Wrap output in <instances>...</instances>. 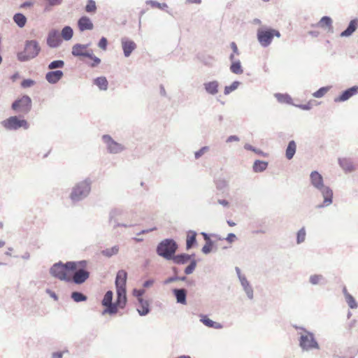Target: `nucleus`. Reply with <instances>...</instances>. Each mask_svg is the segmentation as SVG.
<instances>
[{
    "mask_svg": "<svg viewBox=\"0 0 358 358\" xmlns=\"http://www.w3.org/2000/svg\"><path fill=\"white\" fill-rule=\"evenodd\" d=\"M92 183L90 178L76 183L69 194L71 202L75 204L85 199L90 194Z\"/></svg>",
    "mask_w": 358,
    "mask_h": 358,
    "instance_id": "1",
    "label": "nucleus"
},
{
    "mask_svg": "<svg viewBox=\"0 0 358 358\" xmlns=\"http://www.w3.org/2000/svg\"><path fill=\"white\" fill-rule=\"evenodd\" d=\"M76 262H67L65 264L62 262L54 264L50 268V275L60 280L71 282V278L67 275V272L76 268Z\"/></svg>",
    "mask_w": 358,
    "mask_h": 358,
    "instance_id": "2",
    "label": "nucleus"
},
{
    "mask_svg": "<svg viewBox=\"0 0 358 358\" xmlns=\"http://www.w3.org/2000/svg\"><path fill=\"white\" fill-rule=\"evenodd\" d=\"M178 249V245L173 238H166L158 243L156 252L159 257L171 260Z\"/></svg>",
    "mask_w": 358,
    "mask_h": 358,
    "instance_id": "3",
    "label": "nucleus"
},
{
    "mask_svg": "<svg viewBox=\"0 0 358 358\" xmlns=\"http://www.w3.org/2000/svg\"><path fill=\"white\" fill-rule=\"evenodd\" d=\"M41 51V47L36 40L26 41L24 50L17 55L20 62H27L38 56Z\"/></svg>",
    "mask_w": 358,
    "mask_h": 358,
    "instance_id": "4",
    "label": "nucleus"
},
{
    "mask_svg": "<svg viewBox=\"0 0 358 358\" xmlns=\"http://www.w3.org/2000/svg\"><path fill=\"white\" fill-rule=\"evenodd\" d=\"M296 329H299L303 330L306 334H301L299 339V347L303 351H309L312 349H319L320 346L317 341L315 338L313 333L307 331L303 327H295Z\"/></svg>",
    "mask_w": 358,
    "mask_h": 358,
    "instance_id": "5",
    "label": "nucleus"
},
{
    "mask_svg": "<svg viewBox=\"0 0 358 358\" xmlns=\"http://www.w3.org/2000/svg\"><path fill=\"white\" fill-rule=\"evenodd\" d=\"M274 36L280 38V31L272 28L258 29L257 30V38L259 44L263 48L269 46Z\"/></svg>",
    "mask_w": 358,
    "mask_h": 358,
    "instance_id": "6",
    "label": "nucleus"
},
{
    "mask_svg": "<svg viewBox=\"0 0 358 358\" xmlns=\"http://www.w3.org/2000/svg\"><path fill=\"white\" fill-rule=\"evenodd\" d=\"M77 263L76 268L71 271L73 273V276L71 278V281L76 285H81L84 283L90 276V272L86 269L87 261L82 260L76 262Z\"/></svg>",
    "mask_w": 358,
    "mask_h": 358,
    "instance_id": "7",
    "label": "nucleus"
},
{
    "mask_svg": "<svg viewBox=\"0 0 358 358\" xmlns=\"http://www.w3.org/2000/svg\"><path fill=\"white\" fill-rule=\"evenodd\" d=\"M1 124L6 130L10 131L18 130L20 128L27 130L29 128V122L25 119H21L17 115L11 116L2 121Z\"/></svg>",
    "mask_w": 358,
    "mask_h": 358,
    "instance_id": "8",
    "label": "nucleus"
},
{
    "mask_svg": "<svg viewBox=\"0 0 358 358\" xmlns=\"http://www.w3.org/2000/svg\"><path fill=\"white\" fill-rule=\"evenodd\" d=\"M31 99L28 95H23L13 102L11 108L16 113L27 114L31 109Z\"/></svg>",
    "mask_w": 358,
    "mask_h": 358,
    "instance_id": "9",
    "label": "nucleus"
},
{
    "mask_svg": "<svg viewBox=\"0 0 358 358\" xmlns=\"http://www.w3.org/2000/svg\"><path fill=\"white\" fill-rule=\"evenodd\" d=\"M102 140L106 145L108 152L110 154H118L124 150V145L114 141L110 135H103Z\"/></svg>",
    "mask_w": 358,
    "mask_h": 358,
    "instance_id": "10",
    "label": "nucleus"
},
{
    "mask_svg": "<svg viewBox=\"0 0 358 358\" xmlns=\"http://www.w3.org/2000/svg\"><path fill=\"white\" fill-rule=\"evenodd\" d=\"M318 191L320 192L324 200L323 202L321 204H319L317 207L318 208H321L329 206L333 202V190L329 186L326 185Z\"/></svg>",
    "mask_w": 358,
    "mask_h": 358,
    "instance_id": "11",
    "label": "nucleus"
},
{
    "mask_svg": "<svg viewBox=\"0 0 358 358\" xmlns=\"http://www.w3.org/2000/svg\"><path fill=\"white\" fill-rule=\"evenodd\" d=\"M62 43L61 36L56 29H51L48 35L47 44L50 48H55L60 45Z\"/></svg>",
    "mask_w": 358,
    "mask_h": 358,
    "instance_id": "12",
    "label": "nucleus"
},
{
    "mask_svg": "<svg viewBox=\"0 0 358 358\" xmlns=\"http://www.w3.org/2000/svg\"><path fill=\"white\" fill-rule=\"evenodd\" d=\"M358 94V85L352 86L347 90L343 91L341 94L334 99L335 102H343L352 96Z\"/></svg>",
    "mask_w": 358,
    "mask_h": 358,
    "instance_id": "13",
    "label": "nucleus"
},
{
    "mask_svg": "<svg viewBox=\"0 0 358 358\" xmlns=\"http://www.w3.org/2000/svg\"><path fill=\"white\" fill-rule=\"evenodd\" d=\"M310 182L313 187L317 190L326 186L324 184L322 176L317 171H313L310 173Z\"/></svg>",
    "mask_w": 358,
    "mask_h": 358,
    "instance_id": "14",
    "label": "nucleus"
},
{
    "mask_svg": "<svg viewBox=\"0 0 358 358\" xmlns=\"http://www.w3.org/2000/svg\"><path fill=\"white\" fill-rule=\"evenodd\" d=\"M121 44L125 57H129L131 52L136 48L135 42L127 38H122L121 39Z\"/></svg>",
    "mask_w": 358,
    "mask_h": 358,
    "instance_id": "15",
    "label": "nucleus"
},
{
    "mask_svg": "<svg viewBox=\"0 0 358 358\" xmlns=\"http://www.w3.org/2000/svg\"><path fill=\"white\" fill-rule=\"evenodd\" d=\"M124 211L121 208H113L110 210L108 215V222L113 225V228H116V224L119 222V219L124 215Z\"/></svg>",
    "mask_w": 358,
    "mask_h": 358,
    "instance_id": "16",
    "label": "nucleus"
},
{
    "mask_svg": "<svg viewBox=\"0 0 358 358\" xmlns=\"http://www.w3.org/2000/svg\"><path fill=\"white\" fill-rule=\"evenodd\" d=\"M90 44H80V43H76L73 45L72 47V51L71 54L74 57H90V52L88 51H83L84 50L87 49L89 47Z\"/></svg>",
    "mask_w": 358,
    "mask_h": 358,
    "instance_id": "17",
    "label": "nucleus"
},
{
    "mask_svg": "<svg viewBox=\"0 0 358 358\" xmlns=\"http://www.w3.org/2000/svg\"><path fill=\"white\" fill-rule=\"evenodd\" d=\"M63 76L64 73L61 70H51L45 74V79L50 84H56L62 78Z\"/></svg>",
    "mask_w": 358,
    "mask_h": 358,
    "instance_id": "18",
    "label": "nucleus"
},
{
    "mask_svg": "<svg viewBox=\"0 0 358 358\" xmlns=\"http://www.w3.org/2000/svg\"><path fill=\"white\" fill-rule=\"evenodd\" d=\"M203 89L208 94L215 96L219 92V82L217 80H213L206 82L203 84Z\"/></svg>",
    "mask_w": 358,
    "mask_h": 358,
    "instance_id": "19",
    "label": "nucleus"
},
{
    "mask_svg": "<svg viewBox=\"0 0 358 358\" xmlns=\"http://www.w3.org/2000/svg\"><path fill=\"white\" fill-rule=\"evenodd\" d=\"M117 299L115 303H117L120 308H122L127 303V291L126 287H117L116 288Z\"/></svg>",
    "mask_w": 358,
    "mask_h": 358,
    "instance_id": "20",
    "label": "nucleus"
},
{
    "mask_svg": "<svg viewBox=\"0 0 358 358\" xmlns=\"http://www.w3.org/2000/svg\"><path fill=\"white\" fill-rule=\"evenodd\" d=\"M358 28V18H355L349 22L347 28L341 33V37H349L352 35V34Z\"/></svg>",
    "mask_w": 358,
    "mask_h": 358,
    "instance_id": "21",
    "label": "nucleus"
},
{
    "mask_svg": "<svg viewBox=\"0 0 358 358\" xmlns=\"http://www.w3.org/2000/svg\"><path fill=\"white\" fill-rule=\"evenodd\" d=\"M78 26L80 31L92 30L94 27L92 20L87 16H82L78 20Z\"/></svg>",
    "mask_w": 358,
    "mask_h": 358,
    "instance_id": "22",
    "label": "nucleus"
},
{
    "mask_svg": "<svg viewBox=\"0 0 358 358\" xmlns=\"http://www.w3.org/2000/svg\"><path fill=\"white\" fill-rule=\"evenodd\" d=\"M176 301L178 303L185 305L187 303V290L184 288H175L172 290Z\"/></svg>",
    "mask_w": 358,
    "mask_h": 358,
    "instance_id": "23",
    "label": "nucleus"
},
{
    "mask_svg": "<svg viewBox=\"0 0 358 358\" xmlns=\"http://www.w3.org/2000/svg\"><path fill=\"white\" fill-rule=\"evenodd\" d=\"M338 164L346 173H351L355 170V166L351 159L348 158H339Z\"/></svg>",
    "mask_w": 358,
    "mask_h": 358,
    "instance_id": "24",
    "label": "nucleus"
},
{
    "mask_svg": "<svg viewBox=\"0 0 358 358\" xmlns=\"http://www.w3.org/2000/svg\"><path fill=\"white\" fill-rule=\"evenodd\" d=\"M127 273L124 270H120L115 278V287H126Z\"/></svg>",
    "mask_w": 358,
    "mask_h": 358,
    "instance_id": "25",
    "label": "nucleus"
},
{
    "mask_svg": "<svg viewBox=\"0 0 358 358\" xmlns=\"http://www.w3.org/2000/svg\"><path fill=\"white\" fill-rule=\"evenodd\" d=\"M241 285L243 287V289L245 292L248 298L250 300L253 299L254 297V292L253 288L250 285L249 281L247 280L246 277H242V279L240 280Z\"/></svg>",
    "mask_w": 358,
    "mask_h": 358,
    "instance_id": "26",
    "label": "nucleus"
},
{
    "mask_svg": "<svg viewBox=\"0 0 358 358\" xmlns=\"http://www.w3.org/2000/svg\"><path fill=\"white\" fill-rule=\"evenodd\" d=\"M139 307L137 308V311L141 316H145L150 312V304L147 300L141 299L139 301Z\"/></svg>",
    "mask_w": 358,
    "mask_h": 358,
    "instance_id": "27",
    "label": "nucleus"
},
{
    "mask_svg": "<svg viewBox=\"0 0 358 358\" xmlns=\"http://www.w3.org/2000/svg\"><path fill=\"white\" fill-rule=\"evenodd\" d=\"M171 260L176 264H185L192 260V255L187 253L175 254Z\"/></svg>",
    "mask_w": 358,
    "mask_h": 358,
    "instance_id": "28",
    "label": "nucleus"
},
{
    "mask_svg": "<svg viewBox=\"0 0 358 358\" xmlns=\"http://www.w3.org/2000/svg\"><path fill=\"white\" fill-rule=\"evenodd\" d=\"M317 26L321 28H327L328 32L334 33L332 20L329 16H323L317 24Z\"/></svg>",
    "mask_w": 358,
    "mask_h": 358,
    "instance_id": "29",
    "label": "nucleus"
},
{
    "mask_svg": "<svg viewBox=\"0 0 358 358\" xmlns=\"http://www.w3.org/2000/svg\"><path fill=\"white\" fill-rule=\"evenodd\" d=\"M296 144L295 141L293 140L290 141L288 143V145L287 146L286 151H285L286 158L289 160L292 159L296 153Z\"/></svg>",
    "mask_w": 358,
    "mask_h": 358,
    "instance_id": "30",
    "label": "nucleus"
},
{
    "mask_svg": "<svg viewBox=\"0 0 358 358\" xmlns=\"http://www.w3.org/2000/svg\"><path fill=\"white\" fill-rule=\"evenodd\" d=\"M196 243V232L189 231L186 240V249H191Z\"/></svg>",
    "mask_w": 358,
    "mask_h": 358,
    "instance_id": "31",
    "label": "nucleus"
},
{
    "mask_svg": "<svg viewBox=\"0 0 358 358\" xmlns=\"http://www.w3.org/2000/svg\"><path fill=\"white\" fill-rule=\"evenodd\" d=\"M309 282L313 285H324L326 283L324 277L321 274L311 275L309 278Z\"/></svg>",
    "mask_w": 358,
    "mask_h": 358,
    "instance_id": "32",
    "label": "nucleus"
},
{
    "mask_svg": "<svg viewBox=\"0 0 358 358\" xmlns=\"http://www.w3.org/2000/svg\"><path fill=\"white\" fill-rule=\"evenodd\" d=\"M94 84L96 85L100 90H106L108 89V82L106 77L101 76L94 80Z\"/></svg>",
    "mask_w": 358,
    "mask_h": 358,
    "instance_id": "33",
    "label": "nucleus"
},
{
    "mask_svg": "<svg viewBox=\"0 0 358 358\" xmlns=\"http://www.w3.org/2000/svg\"><path fill=\"white\" fill-rule=\"evenodd\" d=\"M13 21L19 27L22 28L26 24L27 17L22 13H17L14 15Z\"/></svg>",
    "mask_w": 358,
    "mask_h": 358,
    "instance_id": "34",
    "label": "nucleus"
},
{
    "mask_svg": "<svg viewBox=\"0 0 358 358\" xmlns=\"http://www.w3.org/2000/svg\"><path fill=\"white\" fill-rule=\"evenodd\" d=\"M268 166V162L262 161V160H256L253 164V171L255 173L263 172L266 169Z\"/></svg>",
    "mask_w": 358,
    "mask_h": 358,
    "instance_id": "35",
    "label": "nucleus"
},
{
    "mask_svg": "<svg viewBox=\"0 0 358 358\" xmlns=\"http://www.w3.org/2000/svg\"><path fill=\"white\" fill-rule=\"evenodd\" d=\"M229 69H230L231 72L234 74L240 75L243 73V69L241 63L239 59H237V62L231 63Z\"/></svg>",
    "mask_w": 358,
    "mask_h": 358,
    "instance_id": "36",
    "label": "nucleus"
},
{
    "mask_svg": "<svg viewBox=\"0 0 358 358\" xmlns=\"http://www.w3.org/2000/svg\"><path fill=\"white\" fill-rule=\"evenodd\" d=\"M73 35V30L70 26H65L61 31L60 36L65 41H69L72 38Z\"/></svg>",
    "mask_w": 358,
    "mask_h": 358,
    "instance_id": "37",
    "label": "nucleus"
},
{
    "mask_svg": "<svg viewBox=\"0 0 358 358\" xmlns=\"http://www.w3.org/2000/svg\"><path fill=\"white\" fill-rule=\"evenodd\" d=\"M103 306L106 307L103 310L102 314L104 315L106 313H108L110 315H114L117 313L119 306L115 303H111L106 305H103Z\"/></svg>",
    "mask_w": 358,
    "mask_h": 358,
    "instance_id": "38",
    "label": "nucleus"
},
{
    "mask_svg": "<svg viewBox=\"0 0 358 358\" xmlns=\"http://www.w3.org/2000/svg\"><path fill=\"white\" fill-rule=\"evenodd\" d=\"M278 101L282 103H292V97L287 94L275 93L274 94Z\"/></svg>",
    "mask_w": 358,
    "mask_h": 358,
    "instance_id": "39",
    "label": "nucleus"
},
{
    "mask_svg": "<svg viewBox=\"0 0 358 358\" xmlns=\"http://www.w3.org/2000/svg\"><path fill=\"white\" fill-rule=\"evenodd\" d=\"M119 249L120 248L118 245H114L110 248L103 250L101 253L102 255L110 258L112 256L117 255L119 252Z\"/></svg>",
    "mask_w": 358,
    "mask_h": 358,
    "instance_id": "40",
    "label": "nucleus"
},
{
    "mask_svg": "<svg viewBox=\"0 0 358 358\" xmlns=\"http://www.w3.org/2000/svg\"><path fill=\"white\" fill-rule=\"evenodd\" d=\"M71 297L75 302H77V303L85 301L87 299V297L86 295H85L83 293H82L80 292H78V291L71 292Z\"/></svg>",
    "mask_w": 358,
    "mask_h": 358,
    "instance_id": "41",
    "label": "nucleus"
},
{
    "mask_svg": "<svg viewBox=\"0 0 358 358\" xmlns=\"http://www.w3.org/2000/svg\"><path fill=\"white\" fill-rule=\"evenodd\" d=\"M145 3L150 5L152 8H157L163 10H165L168 8V5L166 3H159L154 0H147Z\"/></svg>",
    "mask_w": 358,
    "mask_h": 358,
    "instance_id": "42",
    "label": "nucleus"
},
{
    "mask_svg": "<svg viewBox=\"0 0 358 358\" xmlns=\"http://www.w3.org/2000/svg\"><path fill=\"white\" fill-rule=\"evenodd\" d=\"M64 62L63 60L58 59V60H54V61L51 62L48 64V68L50 70H54V69H62L64 67Z\"/></svg>",
    "mask_w": 358,
    "mask_h": 358,
    "instance_id": "43",
    "label": "nucleus"
},
{
    "mask_svg": "<svg viewBox=\"0 0 358 358\" xmlns=\"http://www.w3.org/2000/svg\"><path fill=\"white\" fill-rule=\"evenodd\" d=\"M240 85L241 83L239 81H234L230 85L225 86L224 90V94L225 95L229 94L231 92L236 90Z\"/></svg>",
    "mask_w": 358,
    "mask_h": 358,
    "instance_id": "44",
    "label": "nucleus"
},
{
    "mask_svg": "<svg viewBox=\"0 0 358 358\" xmlns=\"http://www.w3.org/2000/svg\"><path fill=\"white\" fill-rule=\"evenodd\" d=\"M331 86L322 87L313 94L315 98H322L331 89Z\"/></svg>",
    "mask_w": 358,
    "mask_h": 358,
    "instance_id": "45",
    "label": "nucleus"
},
{
    "mask_svg": "<svg viewBox=\"0 0 358 358\" xmlns=\"http://www.w3.org/2000/svg\"><path fill=\"white\" fill-rule=\"evenodd\" d=\"M85 10L87 13H94L96 10V2L94 0H88Z\"/></svg>",
    "mask_w": 358,
    "mask_h": 358,
    "instance_id": "46",
    "label": "nucleus"
},
{
    "mask_svg": "<svg viewBox=\"0 0 358 358\" xmlns=\"http://www.w3.org/2000/svg\"><path fill=\"white\" fill-rule=\"evenodd\" d=\"M113 292L111 290L107 291L101 301L102 306L113 303Z\"/></svg>",
    "mask_w": 358,
    "mask_h": 358,
    "instance_id": "47",
    "label": "nucleus"
},
{
    "mask_svg": "<svg viewBox=\"0 0 358 358\" xmlns=\"http://www.w3.org/2000/svg\"><path fill=\"white\" fill-rule=\"evenodd\" d=\"M306 229L304 227H302L299 229L296 234V243L297 244H301L305 241L306 239Z\"/></svg>",
    "mask_w": 358,
    "mask_h": 358,
    "instance_id": "48",
    "label": "nucleus"
},
{
    "mask_svg": "<svg viewBox=\"0 0 358 358\" xmlns=\"http://www.w3.org/2000/svg\"><path fill=\"white\" fill-rule=\"evenodd\" d=\"M196 264H197V262L194 259L190 260L189 264L185 268V271H184L186 275L192 274L194 272V271L195 270V268L196 267Z\"/></svg>",
    "mask_w": 358,
    "mask_h": 358,
    "instance_id": "49",
    "label": "nucleus"
},
{
    "mask_svg": "<svg viewBox=\"0 0 358 358\" xmlns=\"http://www.w3.org/2000/svg\"><path fill=\"white\" fill-rule=\"evenodd\" d=\"M345 301L350 308L355 309L358 307L357 303L351 294L345 297Z\"/></svg>",
    "mask_w": 358,
    "mask_h": 358,
    "instance_id": "50",
    "label": "nucleus"
},
{
    "mask_svg": "<svg viewBox=\"0 0 358 358\" xmlns=\"http://www.w3.org/2000/svg\"><path fill=\"white\" fill-rule=\"evenodd\" d=\"M90 57H87L91 59L93 62H92V63L89 64V66L92 68L96 67L101 63V59L99 57H97L96 56L93 55L92 50H90Z\"/></svg>",
    "mask_w": 358,
    "mask_h": 358,
    "instance_id": "51",
    "label": "nucleus"
},
{
    "mask_svg": "<svg viewBox=\"0 0 358 358\" xmlns=\"http://www.w3.org/2000/svg\"><path fill=\"white\" fill-rule=\"evenodd\" d=\"M213 245L214 242L213 241L206 242L205 245L203 246L201 249L202 252L205 255L209 254L212 251Z\"/></svg>",
    "mask_w": 358,
    "mask_h": 358,
    "instance_id": "52",
    "label": "nucleus"
},
{
    "mask_svg": "<svg viewBox=\"0 0 358 358\" xmlns=\"http://www.w3.org/2000/svg\"><path fill=\"white\" fill-rule=\"evenodd\" d=\"M200 321L206 327L212 328L214 321L208 318L206 315H201Z\"/></svg>",
    "mask_w": 358,
    "mask_h": 358,
    "instance_id": "53",
    "label": "nucleus"
},
{
    "mask_svg": "<svg viewBox=\"0 0 358 358\" xmlns=\"http://www.w3.org/2000/svg\"><path fill=\"white\" fill-rule=\"evenodd\" d=\"M209 150L208 146H203L200 148L199 150L194 152V157L196 159H199L203 155H204L206 152Z\"/></svg>",
    "mask_w": 358,
    "mask_h": 358,
    "instance_id": "54",
    "label": "nucleus"
},
{
    "mask_svg": "<svg viewBox=\"0 0 358 358\" xmlns=\"http://www.w3.org/2000/svg\"><path fill=\"white\" fill-rule=\"evenodd\" d=\"M145 291L143 289H133V295L137 298L138 301L141 299H143L142 296L145 294Z\"/></svg>",
    "mask_w": 358,
    "mask_h": 358,
    "instance_id": "55",
    "label": "nucleus"
},
{
    "mask_svg": "<svg viewBox=\"0 0 358 358\" xmlns=\"http://www.w3.org/2000/svg\"><path fill=\"white\" fill-rule=\"evenodd\" d=\"M35 84V81L32 79H24L21 83V87L22 88H28L33 86Z\"/></svg>",
    "mask_w": 358,
    "mask_h": 358,
    "instance_id": "56",
    "label": "nucleus"
},
{
    "mask_svg": "<svg viewBox=\"0 0 358 358\" xmlns=\"http://www.w3.org/2000/svg\"><path fill=\"white\" fill-rule=\"evenodd\" d=\"M107 45H108V40H107V38L103 37V36L101 37V39L99 40V43H98L99 48H100L101 49L105 50L107 48Z\"/></svg>",
    "mask_w": 358,
    "mask_h": 358,
    "instance_id": "57",
    "label": "nucleus"
},
{
    "mask_svg": "<svg viewBox=\"0 0 358 358\" xmlns=\"http://www.w3.org/2000/svg\"><path fill=\"white\" fill-rule=\"evenodd\" d=\"M244 148L247 150H250V151H252L255 153H258V154H262V151L253 147L252 145L248 144V143H246L244 145Z\"/></svg>",
    "mask_w": 358,
    "mask_h": 358,
    "instance_id": "58",
    "label": "nucleus"
},
{
    "mask_svg": "<svg viewBox=\"0 0 358 358\" xmlns=\"http://www.w3.org/2000/svg\"><path fill=\"white\" fill-rule=\"evenodd\" d=\"M240 141V138L238 136L236 135H231V136H229L227 140H226V142L227 143H231V142H238Z\"/></svg>",
    "mask_w": 358,
    "mask_h": 358,
    "instance_id": "59",
    "label": "nucleus"
},
{
    "mask_svg": "<svg viewBox=\"0 0 358 358\" xmlns=\"http://www.w3.org/2000/svg\"><path fill=\"white\" fill-rule=\"evenodd\" d=\"M230 46H231V50L233 51L232 54H236L237 55H240V52H239V50L238 49V47H237V45H236L235 42H231L230 43Z\"/></svg>",
    "mask_w": 358,
    "mask_h": 358,
    "instance_id": "60",
    "label": "nucleus"
},
{
    "mask_svg": "<svg viewBox=\"0 0 358 358\" xmlns=\"http://www.w3.org/2000/svg\"><path fill=\"white\" fill-rule=\"evenodd\" d=\"M177 280H178V275H176L169 277L167 279H166L164 280V283L165 285H167V284L171 283V282L177 281Z\"/></svg>",
    "mask_w": 358,
    "mask_h": 358,
    "instance_id": "61",
    "label": "nucleus"
},
{
    "mask_svg": "<svg viewBox=\"0 0 358 358\" xmlns=\"http://www.w3.org/2000/svg\"><path fill=\"white\" fill-rule=\"evenodd\" d=\"M296 107L304 110H308L311 109V105L310 103H308L306 104H299V105H295Z\"/></svg>",
    "mask_w": 358,
    "mask_h": 358,
    "instance_id": "62",
    "label": "nucleus"
},
{
    "mask_svg": "<svg viewBox=\"0 0 358 358\" xmlns=\"http://www.w3.org/2000/svg\"><path fill=\"white\" fill-rule=\"evenodd\" d=\"M236 236L233 233H229L227 238H226V240L229 242V243H233L234 241V240L236 239Z\"/></svg>",
    "mask_w": 358,
    "mask_h": 358,
    "instance_id": "63",
    "label": "nucleus"
},
{
    "mask_svg": "<svg viewBox=\"0 0 358 358\" xmlns=\"http://www.w3.org/2000/svg\"><path fill=\"white\" fill-rule=\"evenodd\" d=\"M155 282V280L153 279H150L144 282L143 284V287L148 288L152 286Z\"/></svg>",
    "mask_w": 358,
    "mask_h": 358,
    "instance_id": "64",
    "label": "nucleus"
}]
</instances>
